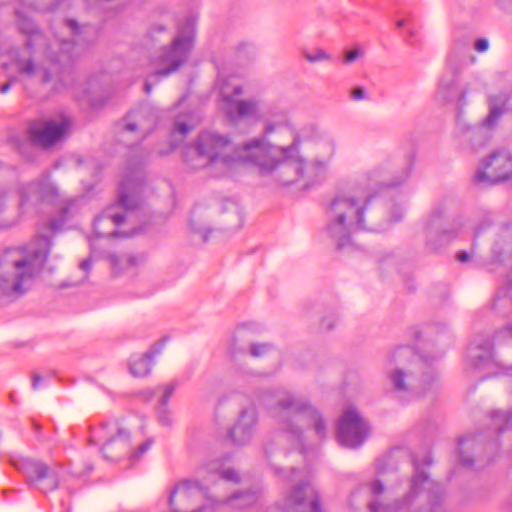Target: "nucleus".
I'll use <instances>...</instances> for the list:
<instances>
[{"label":"nucleus","instance_id":"nucleus-1","mask_svg":"<svg viewBox=\"0 0 512 512\" xmlns=\"http://www.w3.org/2000/svg\"><path fill=\"white\" fill-rule=\"evenodd\" d=\"M337 141L315 123L296 129L288 114L279 111L267 119L260 136L235 144L228 134L202 131L183 152L192 170L207 168L214 177L228 175L239 165L252 164L261 173L280 167L281 181L308 187L329 171Z\"/></svg>","mask_w":512,"mask_h":512},{"label":"nucleus","instance_id":"nucleus-2","mask_svg":"<svg viewBox=\"0 0 512 512\" xmlns=\"http://www.w3.org/2000/svg\"><path fill=\"white\" fill-rule=\"evenodd\" d=\"M409 174L410 169H405L396 180L386 181L379 180L377 172H369L359 178L353 188L337 193L326 208V223L322 230L324 239L343 249L351 246L354 233L377 230L372 207L375 189L401 185Z\"/></svg>","mask_w":512,"mask_h":512},{"label":"nucleus","instance_id":"nucleus-3","mask_svg":"<svg viewBox=\"0 0 512 512\" xmlns=\"http://www.w3.org/2000/svg\"><path fill=\"white\" fill-rule=\"evenodd\" d=\"M269 411L284 437L301 452L317 447L327 436L322 414L304 397L279 391Z\"/></svg>","mask_w":512,"mask_h":512},{"label":"nucleus","instance_id":"nucleus-4","mask_svg":"<svg viewBox=\"0 0 512 512\" xmlns=\"http://www.w3.org/2000/svg\"><path fill=\"white\" fill-rule=\"evenodd\" d=\"M50 247L51 240L40 235L27 248L7 249L0 258V292L11 295L29 290L47 260Z\"/></svg>","mask_w":512,"mask_h":512},{"label":"nucleus","instance_id":"nucleus-5","mask_svg":"<svg viewBox=\"0 0 512 512\" xmlns=\"http://www.w3.org/2000/svg\"><path fill=\"white\" fill-rule=\"evenodd\" d=\"M389 379L398 397L403 402L413 399L431 390L435 375L426 357L417 355L410 347H398L389 357Z\"/></svg>","mask_w":512,"mask_h":512},{"label":"nucleus","instance_id":"nucleus-6","mask_svg":"<svg viewBox=\"0 0 512 512\" xmlns=\"http://www.w3.org/2000/svg\"><path fill=\"white\" fill-rule=\"evenodd\" d=\"M415 472L411 479V490L407 497L401 501H397L393 504H383L378 501V498L384 492V482L388 483V475L395 472L394 457L392 454L381 457L377 461V476L369 485L372 500L369 502L368 507L370 512H397L403 509L405 505L410 501L413 495L420 492L421 488L431 489L432 492L438 490V485L431 481L428 475L420 469L419 462L414 461Z\"/></svg>","mask_w":512,"mask_h":512},{"label":"nucleus","instance_id":"nucleus-7","mask_svg":"<svg viewBox=\"0 0 512 512\" xmlns=\"http://www.w3.org/2000/svg\"><path fill=\"white\" fill-rule=\"evenodd\" d=\"M196 35V22L187 18L179 25L172 41L163 45L151 59L153 76L168 77L184 66L193 50Z\"/></svg>","mask_w":512,"mask_h":512},{"label":"nucleus","instance_id":"nucleus-8","mask_svg":"<svg viewBox=\"0 0 512 512\" xmlns=\"http://www.w3.org/2000/svg\"><path fill=\"white\" fill-rule=\"evenodd\" d=\"M478 86L477 81L461 84L457 75L450 72L443 74L438 81L434 99L441 105L453 104L455 106L458 133L461 137L469 131L474 136H481L479 129L469 130L464 117V109L470 102L472 92L476 91Z\"/></svg>","mask_w":512,"mask_h":512},{"label":"nucleus","instance_id":"nucleus-9","mask_svg":"<svg viewBox=\"0 0 512 512\" xmlns=\"http://www.w3.org/2000/svg\"><path fill=\"white\" fill-rule=\"evenodd\" d=\"M65 24L72 34V40L56 39L52 44L59 53L49 50V59L53 66H68L74 56L80 55L96 40V30L91 25H80L74 19H66Z\"/></svg>","mask_w":512,"mask_h":512},{"label":"nucleus","instance_id":"nucleus-10","mask_svg":"<svg viewBox=\"0 0 512 512\" xmlns=\"http://www.w3.org/2000/svg\"><path fill=\"white\" fill-rule=\"evenodd\" d=\"M511 95V90L501 93L499 95H490L488 98L489 113L486 118L479 125H470L467 122L469 130L479 129L481 136L472 135L471 131L467 132L465 136L459 135L458 131V119L455 125V137L459 144L472 152L478 151L482 148L487 141L490 139V130L493 129L502 114L508 109V101Z\"/></svg>","mask_w":512,"mask_h":512},{"label":"nucleus","instance_id":"nucleus-11","mask_svg":"<svg viewBox=\"0 0 512 512\" xmlns=\"http://www.w3.org/2000/svg\"><path fill=\"white\" fill-rule=\"evenodd\" d=\"M282 512H323L318 491L308 481H300L278 503Z\"/></svg>","mask_w":512,"mask_h":512},{"label":"nucleus","instance_id":"nucleus-12","mask_svg":"<svg viewBox=\"0 0 512 512\" xmlns=\"http://www.w3.org/2000/svg\"><path fill=\"white\" fill-rule=\"evenodd\" d=\"M10 463L26 476L32 486L43 493L54 490L59 484L55 471L41 460L13 456L10 457Z\"/></svg>","mask_w":512,"mask_h":512},{"label":"nucleus","instance_id":"nucleus-13","mask_svg":"<svg viewBox=\"0 0 512 512\" xmlns=\"http://www.w3.org/2000/svg\"><path fill=\"white\" fill-rule=\"evenodd\" d=\"M368 422L353 406H348L342 413L337 426L338 441L349 448L362 445L369 436Z\"/></svg>","mask_w":512,"mask_h":512},{"label":"nucleus","instance_id":"nucleus-14","mask_svg":"<svg viewBox=\"0 0 512 512\" xmlns=\"http://www.w3.org/2000/svg\"><path fill=\"white\" fill-rule=\"evenodd\" d=\"M512 177V155L506 149L492 151L481 161L476 173L477 183L496 184Z\"/></svg>","mask_w":512,"mask_h":512},{"label":"nucleus","instance_id":"nucleus-15","mask_svg":"<svg viewBox=\"0 0 512 512\" xmlns=\"http://www.w3.org/2000/svg\"><path fill=\"white\" fill-rule=\"evenodd\" d=\"M460 230V224L445 221L444 212L440 208H435L431 212L425 224L427 243L433 249H438L449 243L458 235Z\"/></svg>","mask_w":512,"mask_h":512},{"label":"nucleus","instance_id":"nucleus-16","mask_svg":"<svg viewBox=\"0 0 512 512\" xmlns=\"http://www.w3.org/2000/svg\"><path fill=\"white\" fill-rule=\"evenodd\" d=\"M58 195V188L50 180L48 173L42 174L31 183L19 190V205L26 211L30 206H36L43 201H52Z\"/></svg>","mask_w":512,"mask_h":512},{"label":"nucleus","instance_id":"nucleus-17","mask_svg":"<svg viewBox=\"0 0 512 512\" xmlns=\"http://www.w3.org/2000/svg\"><path fill=\"white\" fill-rule=\"evenodd\" d=\"M144 172L140 165L128 167L120 184L119 203L126 211L137 208L142 200Z\"/></svg>","mask_w":512,"mask_h":512},{"label":"nucleus","instance_id":"nucleus-18","mask_svg":"<svg viewBox=\"0 0 512 512\" xmlns=\"http://www.w3.org/2000/svg\"><path fill=\"white\" fill-rule=\"evenodd\" d=\"M101 429L105 433L102 453L108 460H118L130 452L129 433L115 422L103 423Z\"/></svg>","mask_w":512,"mask_h":512},{"label":"nucleus","instance_id":"nucleus-19","mask_svg":"<svg viewBox=\"0 0 512 512\" xmlns=\"http://www.w3.org/2000/svg\"><path fill=\"white\" fill-rule=\"evenodd\" d=\"M127 213L113 212V208H108L94 220V233L97 238L108 236H123L128 237L138 233L139 229L131 231H121L117 229L127 219Z\"/></svg>","mask_w":512,"mask_h":512},{"label":"nucleus","instance_id":"nucleus-20","mask_svg":"<svg viewBox=\"0 0 512 512\" xmlns=\"http://www.w3.org/2000/svg\"><path fill=\"white\" fill-rule=\"evenodd\" d=\"M155 124L156 118L148 108L133 110L124 121L123 133L133 134V142H138L152 131Z\"/></svg>","mask_w":512,"mask_h":512},{"label":"nucleus","instance_id":"nucleus-21","mask_svg":"<svg viewBox=\"0 0 512 512\" xmlns=\"http://www.w3.org/2000/svg\"><path fill=\"white\" fill-rule=\"evenodd\" d=\"M68 124L69 122L66 118L59 120L50 119L41 125H32L30 127V135L34 142L43 146H50L63 136Z\"/></svg>","mask_w":512,"mask_h":512},{"label":"nucleus","instance_id":"nucleus-22","mask_svg":"<svg viewBox=\"0 0 512 512\" xmlns=\"http://www.w3.org/2000/svg\"><path fill=\"white\" fill-rule=\"evenodd\" d=\"M257 423V411L254 406L243 409L240 412L236 424L229 432L233 443L237 445L247 444L253 437Z\"/></svg>","mask_w":512,"mask_h":512},{"label":"nucleus","instance_id":"nucleus-23","mask_svg":"<svg viewBox=\"0 0 512 512\" xmlns=\"http://www.w3.org/2000/svg\"><path fill=\"white\" fill-rule=\"evenodd\" d=\"M492 347L487 339L475 340L468 349L466 368L479 371L490 368L494 364Z\"/></svg>","mask_w":512,"mask_h":512},{"label":"nucleus","instance_id":"nucleus-24","mask_svg":"<svg viewBox=\"0 0 512 512\" xmlns=\"http://www.w3.org/2000/svg\"><path fill=\"white\" fill-rule=\"evenodd\" d=\"M226 116L231 121L243 118H259L264 107L262 101L257 98L236 99L229 105L223 106Z\"/></svg>","mask_w":512,"mask_h":512},{"label":"nucleus","instance_id":"nucleus-25","mask_svg":"<svg viewBox=\"0 0 512 512\" xmlns=\"http://www.w3.org/2000/svg\"><path fill=\"white\" fill-rule=\"evenodd\" d=\"M205 495V487L199 481L183 480L172 490L169 496V503L174 505V499L179 496L181 502L199 498Z\"/></svg>","mask_w":512,"mask_h":512},{"label":"nucleus","instance_id":"nucleus-26","mask_svg":"<svg viewBox=\"0 0 512 512\" xmlns=\"http://www.w3.org/2000/svg\"><path fill=\"white\" fill-rule=\"evenodd\" d=\"M201 474H211V478L214 479L215 475H218L221 479L233 483H238L240 481V476L238 472L227 466L224 460L216 459L209 463H206L200 469Z\"/></svg>","mask_w":512,"mask_h":512},{"label":"nucleus","instance_id":"nucleus-27","mask_svg":"<svg viewBox=\"0 0 512 512\" xmlns=\"http://www.w3.org/2000/svg\"><path fill=\"white\" fill-rule=\"evenodd\" d=\"M217 86L219 87L224 106L235 101V96L242 94V85L235 76L226 77L223 74H219Z\"/></svg>","mask_w":512,"mask_h":512},{"label":"nucleus","instance_id":"nucleus-28","mask_svg":"<svg viewBox=\"0 0 512 512\" xmlns=\"http://www.w3.org/2000/svg\"><path fill=\"white\" fill-rule=\"evenodd\" d=\"M160 348L148 351L141 355H133L129 361V367L132 375L135 377H144L148 375L153 366V357L160 353Z\"/></svg>","mask_w":512,"mask_h":512},{"label":"nucleus","instance_id":"nucleus-29","mask_svg":"<svg viewBox=\"0 0 512 512\" xmlns=\"http://www.w3.org/2000/svg\"><path fill=\"white\" fill-rule=\"evenodd\" d=\"M17 23L20 31L29 35V38L26 41V46L29 49H32L38 42L41 40L42 34L38 31L35 23L27 17L22 11L16 10Z\"/></svg>","mask_w":512,"mask_h":512},{"label":"nucleus","instance_id":"nucleus-30","mask_svg":"<svg viewBox=\"0 0 512 512\" xmlns=\"http://www.w3.org/2000/svg\"><path fill=\"white\" fill-rule=\"evenodd\" d=\"M110 261L114 270L117 273H120L128 270L129 268L139 266L144 261V257L142 255L134 256L130 254H123L120 256L111 255Z\"/></svg>","mask_w":512,"mask_h":512},{"label":"nucleus","instance_id":"nucleus-31","mask_svg":"<svg viewBox=\"0 0 512 512\" xmlns=\"http://www.w3.org/2000/svg\"><path fill=\"white\" fill-rule=\"evenodd\" d=\"M258 499V493L255 490H245L233 493L226 498V502L235 508H245L254 504Z\"/></svg>","mask_w":512,"mask_h":512},{"label":"nucleus","instance_id":"nucleus-32","mask_svg":"<svg viewBox=\"0 0 512 512\" xmlns=\"http://www.w3.org/2000/svg\"><path fill=\"white\" fill-rule=\"evenodd\" d=\"M18 71L22 74H25L29 77L39 76V79L42 83H47L51 79V72L48 69L44 68H36L34 62L32 60L17 62Z\"/></svg>","mask_w":512,"mask_h":512},{"label":"nucleus","instance_id":"nucleus-33","mask_svg":"<svg viewBox=\"0 0 512 512\" xmlns=\"http://www.w3.org/2000/svg\"><path fill=\"white\" fill-rule=\"evenodd\" d=\"M78 199H70L66 201L61 209V215L59 218H53L49 222V227L53 231L59 230L69 216L78 208Z\"/></svg>","mask_w":512,"mask_h":512},{"label":"nucleus","instance_id":"nucleus-34","mask_svg":"<svg viewBox=\"0 0 512 512\" xmlns=\"http://www.w3.org/2000/svg\"><path fill=\"white\" fill-rule=\"evenodd\" d=\"M303 56L310 63L324 62L331 59V55L319 47L304 50Z\"/></svg>","mask_w":512,"mask_h":512},{"label":"nucleus","instance_id":"nucleus-35","mask_svg":"<svg viewBox=\"0 0 512 512\" xmlns=\"http://www.w3.org/2000/svg\"><path fill=\"white\" fill-rule=\"evenodd\" d=\"M474 437L472 436H466L459 439L458 446H459V457L460 462L464 467L470 468L473 466L474 460L465 455V449L470 447V444L473 442Z\"/></svg>","mask_w":512,"mask_h":512},{"label":"nucleus","instance_id":"nucleus-36","mask_svg":"<svg viewBox=\"0 0 512 512\" xmlns=\"http://www.w3.org/2000/svg\"><path fill=\"white\" fill-rule=\"evenodd\" d=\"M176 382L167 383L161 387H158L156 390L152 391L153 394H160L159 397V405L166 406L169 399L173 395L176 389Z\"/></svg>","mask_w":512,"mask_h":512},{"label":"nucleus","instance_id":"nucleus-37","mask_svg":"<svg viewBox=\"0 0 512 512\" xmlns=\"http://www.w3.org/2000/svg\"><path fill=\"white\" fill-rule=\"evenodd\" d=\"M176 382L167 383L161 387H158L156 390L152 391L153 394H160L159 397V405L166 406L169 399L173 395L176 389Z\"/></svg>","mask_w":512,"mask_h":512},{"label":"nucleus","instance_id":"nucleus-38","mask_svg":"<svg viewBox=\"0 0 512 512\" xmlns=\"http://www.w3.org/2000/svg\"><path fill=\"white\" fill-rule=\"evenodd\" d=\"M273 353H277V350L271 344L252 343L250 345V354L254 357H261Z\"/></svg>","mask_w":512,"mask_h":512},{"label":"nucleus","instance_id":"nucleus-39","mask_svg":"<svg viewBox=\"0 0 512 512\" xmlns=\"http://www.w3.org/2000/svg\"><path fill=\"white\" fill-rule=\"evenodd\" d=\"M191 128L192 126L185 121L177 119L174 125L173 136H175V134H179L183 138L189 133Z\"/></svg>","mask_w":512,"mask_h":512},{"label":"nucleus","instance_id":"nucleus-40","mask_svg":"<svg viewBox=\"0 0 512 512\" xmlns=\"http://www.w3.org/2000/svg\"><path fill=\"white\" fill-rule=\"evenodd\" d=\"M350 95L354 101H361V100L368 99L366 90L363 87H359V86L352 88Z\"/></svg>","mask_w":512,"mask_h":512},{"label":"nucleus","instance_id":"nucleus-41","mask_svg":"<svg viewBox=\"0 0 512 512\" xmlns=\"http://www.w3.org/2000/svg\"><path fill=\"white\" fill-rule=\"evenodd\" d=\"M363 50L360 48H354L345 52V62L352 63L362 56Z\"/></svg>","mask_w":512,"mask_h":512},{"label":"nucleus","instance_id":"nucleus-42","mask_svg":"<svg viewBox=\"0 0 512 512\" xmlns=\"http://www.w3.org/2000/svg\"><path fill=\"white\" fill-rule=\"evenodd\" d=\"M431 499H433V502L431 504V508L429 509V512H445L444 505L439 500L441 498L438 494L432 495Z\"/></svg>","mask_w":512,"mask_h":512},{"label":"nucleus","instance_id":"nucleus-43","mask_svg":"<svg viewBox=\"0 0 512 512\" xmlns=\"http://www.w3.org/2000/svg\"><path fill=\"white\" fill-rule=\"evenodd\" d=\"M158 419L162 424L168 425L171 423V417L166 406H160L158 410Z\"/></svg>","mask_w":512,"mask_h":512},{"label":"nucleus","instance_id":"nucleus-44","mask_svg":"<svg viewBox=\"0 0 512 512\" xmlns=\"http://www.w3.org/2000/svg\"><path fill=\"white\" fill-rule=\"evenodd\" d=\"M493 419L497 423L499 422H505L508 423L512 419V411L511 412H503V411H497L493 414Z\"/></svg>","mask_w":512,"mask_h":512},{"label":"nucleus","instance_id":"nucleus-45","mask_svg":"<svg viewBox=\"0 0 512 512\" xmlns=\"http://www.w3.org/2000/svg\"><path fill=\"white\" fill-rule=\"evenodd\" d=\"M166 30V26L163 24H153L149 29L148 35L152 40H154L158 34L165 33Z\"/></svg>","mask_w":512,"mask_h":512},{"label":"nucleus","instance_id":"nucleus-46","mask_svg":"<svg viewBox=\"0 0 512 512\" xmlns=\"http://www.w3.org/2000/svg\"><path fill=\"white\" fill-rule=\"evenodd\" d=\"M152 445V440H146L144 443H142L139 447H138V450L137 452L133 453L132 454V457L133 458H138L140 457L142 454H144Z\"/></svg>","mask_w":512,"mask_h":512},{"label":"nucleus","instance_id":"nucleus-47","mask_svg":"<svg viewBox=\"0 0 512 512\" xmlns=\"http://www.w3.org/2000/svg\"><path fill=\"white\" fill-rule=\"evenodd\" d=\"M474 47L478 52H486L489 48V42L485 38H479L475 41Z\"/></svg>","mask_w":512,"mask_h":512},{"label":"nucleus","instance_id":"nucleus-48","mask_svg":"<svg viewBox=\"0 0 512 512\" xmlns=\"http://www.w3.org/2000/svg\"><path fill=\"white\" fill-rule=\"evenodd\" d=\"M42 382H43V378L39 374L34 373L32 376L33 389L38 390L40 388Z\"/></svg>","mask_w":512,"mask_h":512},{"label":"nucleus","instance_id":"nucleus-49","mask_svg":"<svg viewBox=\"0 0 512 512\" xmlns=\"http://www.w3.org/2000/svg\"><path fill=\"white\" fill-rule=\"evenodd\" d=\"M456 258L459 262H467L470 258V254L466 251H459L456 254Z\"/></svg>","mask_w":512,"mask_h":512},{"label":"nucleus","instance_id":"nucleus-50","mask_svg":"<svg viewBox=\"0 0 512 512\" xmlns=\"http://www.w3.org/2000/svg\"><path fill=\"white\" fill-rule=\"evenodd\" d=\"M92 267V261L90 258H87V259H84L81 263H80V268L84 271H89Z\"/></svg>","mask_w":512,"mask_h":512},{"label":"nucleus","instance_id":"nucleus-51","mask_svg":"<svg viewBox=\"0 0 512 512\" xmlns=\"http://www.w3.org/2000/svg\"><path fill=\"white\" fill-rule=\"evenodd\" d=\"M191 227H192V229H193L194 231H196L197 233L202 234V236H203V240H204V241H206V240H207L206 229H203V228H201V227H197V226H195L193 222H191Z\"/></svg>","mask_w":512,"mask_h":512},{"label":"nucleus","instance_id":"nucleus-52","mask_svg":"<svg viewBox=\"0 0 512 512\" xmlns=\"http://www.w3.org/2000/svg\"><path fill=\"white\" fill-rule=\"evenodd\" d=\"M394 221H399L403 217V209L400 207H397L395 211L392 213Z\"/></svg>","mask_w":512,"mask_h":512},{"label":"nucleus","instance_id":"nucleus-53","mask_svg":"<svg viewBox=\"0 0 512 512\" xmlns=\"http://www.w3.org/2000/svg\"><path fill=\"white\" fill-rule=\"evenodd\" d=\"M175 147H176V144H175L174 142H171V143L168 145V147H167V148H165V149H162V148H161V149H159V150H158V153H159V154H167V153H169L170 151H172Z\"/></svg>","mask_w":512,"mask_h":512},{"label":"nucleus","instance_id":"nucleus-54","mask_svg":"<svg viewBox=\"0 0 512 512\" xmlns=\"http://www.w3.org/2000/svg\"><path fill=\"white\" fill-rule=\"evenodd\" d=\"M299 472H300V471H299L298 469L290 468V469H289V473H290V476H289V477L291 478V480H297V479H299V475H298V474H299Z\"/></svg>","mask_w":512,"mask_h":512},{"label":"nucleus","instance_id":"nucleus-55","mask_svg":"<svg viewBox=\"0 0 512 512\" xmlns=\"http://www.w3.org/2000/svg\"><path fill=\"white\" fill-rule=\"evenodd\" d=\"M10 89H11V82L3 83V84L0 86V93H1V94H5V93H7Z\"/></svg>","mask_w":512,"mask_h":512},{"label":"nucleus","instance_id":"nucleus-56","mask_svg":"<svg viewBox=\"0 0 512 512\" xmlns=\"http://www.w3.org/2000/svg\"><path fill=\"white\" fill-rule=\"evenodd\" d=\"M6 207L5 195L4 193H0V213L4 211Z\"/></svg>","mask_w":512,"mask_h":512},{"label":"nucleus","instance_id":"nucleus-57","mask_svg":"<svg viewBox=\"0 0 512 512\" xmlns=\"http://www.w3.org/2000/svg\"><path fill=\"white\" fill-rule=\"evenodd\" d=\"M68 0H59L57 3L53 4L51 7H49L50 10H56L60 7L61 3L67 2Z\"/></svg>","mask_w":512,"mask_h":512},{"label":"nucleus","instance_id":"nucleus-58","mask_svg":"<svg viewBox=\"0 0 512 512\" xmlns=\"http://www.w3.org/2000/svg\"><path fill=\"white\" fill-rule=\"evenodd\" d=\"M151 90H152V85L147 81L145 83V91H146V93H150Z\"/></svg>","mask_w":512,"mask_h":512},{"label":"nucleus","instance_id":"nucleus-59","mask_svg":"<svg viewBox=\"0 0 512 512\" xmlns=\"http://www.w3.org/2000/svg\"><path fill=\"white\" fill-rule=\"evenodd\" d=\"M89 242H90V246L92 248V250L95 249V240L93 238H89Z\"/></svg>","mask_w":512,"mask_h":512},{"label":"nucleus","instance_id":"nucleus-60","mask_svg":"<svg viewBox=\"0 0 512 512\" xmlns=\"http://www.w3.org/2000/svg\"><path fill=\"white\" fill-rule=\"evenodd\" d=\"M404 25H405V20H403V19H402V20H399V21L397 22V27H399V28L403 27Z\"/></svg>","mask_w":512,"mask_h":512},{"label":"nucleus","instance_id":"nucleus-61","mask_svg":"<svg viewBox=\"0 0 512 512\" xmlns=\"http://www.w3.org/2000/svg\"><path fill=\"white\" fill-rule=\"evenodd\" d=\"M502 301V298L500 295H497L496 296V299H495V307H497L498 303Z\"/></svg>","mask_w":512,"mask_h":512},{"label":"nucleus","instance_id":"nucleus-62","mask_svg":"<svg viewBox=\"0 0 512 512\" xmlns=\"http://www.w3.org/2000/svg\"><path fill=\"white\" fill-rule=\"evenodd\" d=\"M424 461H425V464H427V465L431 464V462H432V460H431V458L429 456H425V460Z\"/></svg>","mask_w":512,"mask_h":512},{"label":"nucleus","instance_id":"nucleus-63","mask_svg":"<svg viewBox=\"0 0 512 512\" xmlns=\"http://www.w3.org/2000/svg\"><path fill=\"white\" fill-rule=\"evenodd\" d=\"M497 429H498L499 431H503V427H502V426H499Z\"/></svg>","mask_w":512,"mask_h":512},{"label":"nucleus","instance_id":"nucleus-64","mask_svg":"<svg viewBox=\"0 0 512 512\" xmlns=\"http://www.w3.org/2000/svg\"><path fill=\"white\" fill-rule=\"evenodd\" d=\"M265 452H266V454H269L270 453L269 448H266Z\"/></svg>","mask_w":512,"mask_h":512}]
</instances>
